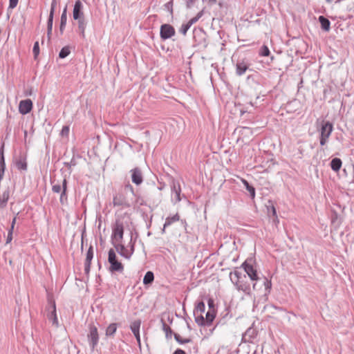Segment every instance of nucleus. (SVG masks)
I'll use <instances>...</instances> for the list:
<instances>
[{"mask_svg": "<svg viewBox=\"0 0 354 354\" xmlns=\"http://www.w3.org/2000/svg\"><path fill=\"white\" fill-rule=\"evenodd\" d=\"M230 278L232 283L239 291H242L246 295L250 294V284L248 283L247 277L244 273L238 270H235L230 272Z\"/></svg>", "mask_w": 354, "mask_h": 354, "instance_id": "f257e3e1", "label": "nucleus"}, {"mask_svg": "<svg viewBox=\"0 0 354 354\" xmlns=\"http://www.w3.org/2000/svg\"><path fill=\"white\" fill-rule=\"evenodd\" d=\"M52 183V191L54 193H60L59 201L61 204L64 205L67 202V180L64 178L62 182L53 180L51 181Z\"/></svg>", "mask_w": 354, "mask_h": 354, "instance_id": "f03ea898", "label": "nucleus"}, {"mask_svg": "<svg viewBox=\"0 0 354 354\" xmlns=\"http://www.w3.org/2000/svg\"><path fill=\"white\" fill-rule=\"evenodd\" d=\"M333 130V124L326 120H322L321 122L319 131V142L321 146H324L328 140Z\"/></svg>", "mask_w": 354, "mask_h": 354, "instance_id": "7ed1b4c3", "label": "nucleus"}, {"mask_svg": "<svg viewBox=\"0 0 354 354\" xmlns=\"http://www.w3.org/2000/svg\"><path fill=\"white\" fill-rule=\"evenodd\" d=\"M108 261L110 264L109 270L112 272L122 273L124 271L123 264L118 260L116 254L113 249H110L108 254Z\"/></svg>", "mask_w": 354, "mask_h": 354, "instance_id": "20e7f679", "label": "nucleus"}, {"mask_svg": "<svg viewBox=\"0 0 354 354\" xmlns=\"http://www.w3.org/2000/svg\"><path fill=\"white\" fill-rule=\"evenodd\" d=\"M122 192L116 194L113 198V203L114 206L122 207L123 208L131 207L133 205V199L129 198L127 196Z\"/></svg>", "mask_w": 354, "mask_h": 354, "instance_id": "39448f33", "label": "nucleus"}, {"mask_svg": "<svg viewBox=\"0 0 354 354\" xmlns=\"http://www.w3.org/2000/svg\"><path fill=\"white\" fill-rule=\"evenodd\" d=\"M89 331L87 334V339L92 351H94L99 342V335L96 326L93 324H89Z\"/></svg>", "mask_w": 354, "mask_h": 354, "instance_id": "423d86ee", "label": "nucleus"}, {"mask_svg": "<svg viewBox=\"0 0 354 354\" xmlns=\"http://www.w3.org/2000/svg\"><path fill=\"white\" fill-rule=\"evenodd\" d=\"M171 201L174 204L181 201V187L178 181L173 179L171 184Z\"/></svg>", "mask_w": 354, "mask_h": 354, "instance_id": "0eeeda50", "label": "nucleus"}, {"mask_svg": "<svg viewBox=\"0 0 354 354\" xmlns=\"http://www.w3.org/2000/svg\"><path fill=\"white\" fill-rule=\"evenodd\" d=\"M176 33L174 28L167 24H162L160 29V35L162 40L170 39Z\"/></svg>", "mask_w": 354, "mask_h": 354, "instance_id": "6e6552de", "label": "nucleus"}, {"mask_svg": "<svg viewBox=\"0 0 354 354\" xmlns=\"http://www.w3.org/2000/svg\"><path fill=\"white\" fill-rule=\"evenodd\" d=\"M124 227L122 223H116L111 235L113 244L121 243L123 239Z\"/></svg>", "mask_w": 354, "mask_h": 354, "instance_id": "1a4fd4ad", "label": "nucleus"}, {"mask_svg": "<svg viewBox=\"0 0 354 354\" xmlns=\"http://www.w3.org/2000/svg\"><path fill=\"white\" fill-rule=\"evenodd\" d=\"M241 267L244 269L245 272L248 274L251 281H258L259 279L257 270L254 269L253 266L250 264L248 261L243 263Z\"/></svg>", "mask_w": 354, "mask_h": 354, "instance_id": "9d476101", "label": "nucleus"}, {"mask_svg": "<svg viewBox=\"0 0 354 354\" xmlns=\"http://www.w3.org/2000/svg\"><path fill=\"white\" fill-rule=\"evenodd\" d=\"M83 10V4L81 1L77 0L75 1L73 11V17L75 20L80 19L84 17Z\"/></svg>", "mask_w": 354, "mask_h": 354, "instance_id": "9b49d317", "label": "nucleus"}, {"mask_svg": "<svg viewBox=\"0 0 354 354\" xmlns=\"http://www.w3.org/2000/svg\"><path fill=\"white\" fill-rule=\"evenodd\" d=\"M47 317L49 320L52 321L53 325L58 326V319L56 314V306L55 303L50 302L48 306V313Z\"/></svg>", "mask_w": 354, "mask_h": 354, "instance_id": "f8f14e48", "label": "nucleus"}, {"mask_svg": "<svg viewBox=\"0 0 354 354\" xmlns=\"http://www.w3.org/2000/svg\"><path fill=\"white\" fill-rule=\"evenodd\" d=\"M32 102L30 99L21 100L19 102V111L23 115L28 113L32 110Z\"/></svg>", "mask_w": 354, "mask_h": 354, "instance_id": "ddd939ff", "label": "nucleus"}, {"mask_svg": "<svg viewBox=\"0 0 354 354\" xmlns=\"http://www.w3.org/2000/svg\"><path fill=\"white\" fill-rule=\"evenodd\" d=\"M131 174V180L136 185H140L143 181V177L141 170L136 167L130 171Z\"/></svg>", "mask_w": 354, "mask_h": 354, "instance_id": "4468645a", "label": "nucleus"}, {"mask_svg": "<svg viewBox=\"0 0 354 354\" xmlns=\"http://www.w3.org/2000/svg\"><path fill=\"white\" fill-rule=\"evenodd\" d=\"M115 250L123 257L129 259L132 255V252H129L123 244L121 243H114Z\"/></svg>", "mask_w": 354, "mask_h": 354, "instance_id": "2eb2a0df", "label": "nucleus"}, {"mask_svg": "<svg viewBox=\"0 0 354 354\" xmlns=\"http://www.w3.org/2000/svg\"><path fill=\"white\" fill-rule=\"evenodd\" d=\"M249 68V64L245 61L238 62L236 65V73L239 76L243 75Z\"/></svg>", "mask_w": 354, "mask_h": 354, "instance_id": "dca6fc26", "label": "nucleus"}, {"mask_svg": "<svg viewBox=\"0 0 354 354\" xmlns=\"http://www.w3.org/2000/svg\"><path fill=\"white\" fill-rule=\"evenodd\" d=\"M180 220V216L178 213L172 216H168L165 219V223L163 225L162 233H165V228L171 225L172 223L177 222Z\"/></svg>", "mask_w": 354, "mask_h": 354, "instance_id": "f3484780", "label": "nucleus"}, {"mask_svg": "<svg viewBox=\"0 0 354 354\" xmlns=\"http://www.w3.org/2000/svg\"><path fill=\"white\" fill-rule=\"evenodd\" d=\"M318 19L321 24L322 28L324 31L328 32L330 30V21L324 16H319Z\"/></svg>", "mask_w": 354, "mask_h": 354, "instance_id": "a211bd4d", "label": "nucleus"}, {"mask_svg": "<svg viewBox=\"0 0 354 354\" xmlns=\"http://www.w3.org/2000/svg\"><path fill=\"white\" fill-rule=\"evenodd\" d=\"M66 12H67V8L66 7L64 8L62 13V15H61V19H60V26H59V30H60V32L62 33L65 27H66V22H67V15H66Z\"/></svg>", "mask_w": 354, "mask_h": 354, "instance_id": "6ab92c4d", "label": "nucleus"}, {"mask_svg": "<svg viewBox=\"0 0 354 354\" xmlns=\"http://www.w3.org/2000/svg\"><path fill=\"white\" fill-rule=\"evenodd\" d=\"M342 165V160L338 158H335L330 161V167L335 171H338Z\"/></svg>", "mask_w": 354, "mask_h": 354, "instance_id": "aec40b11", "label": "nucleus"}, {"mask_svg": "<svg viewBox=\"0 0 354 354\" xmlns=\"http://www.w3.org/2000/svg\"><path fill=\"white\" fill-rule=\"evenodd\" d=\"M78 21V28L80 32L81 36L84 38L85 37V30L86 28L87 22L86 21L84 18L77 19Z\"/></svg>", "mask_w": 354, "mask_h": 354, "instance_id": "412c9836", "label": "nucleus"}, {"mask_svg": "<svg viewBox=\"0 0 354 354\" xmlns=\"http://www.w3.org/2000/svg\"><path fill=\"white\" fill-rule=\"evenodd\" d=\"M243 184L244 185L245 189L249 192L250 196L252 198H254L255 197V189L253 186L250 185L249 183L245 180H241Z\"/></svg>", "mask_w": 354, "mask_h": 354, "instance_id": "4be33fe9", "label": "nucleus"}, {"mask_svg": "<svg viewBox=\"0 0 354 354\" xmlns=\"http://www.w3.org/2000/svg\"><path fill=\"white\" fill-rule=\"evenodd\" d=\"M132 196L135 198L133 200V205L132 206L133 208H138L139 207L145 205L144 199L140 196L135 194V196Z\"/></svg>", "mask_w": 354, "mask_h": 354, "instance_id": "5701e85b", "label": "nucleus"}, {"mask_svg": "<svg viewBox=\"0 0 354 354\" xmlns=\"http://www.w3.org/2000/svg\"><path fill=\"white\" fill-rule=\"evenodd\" d=\"M215 315H216L214 313V310H209L207 311V313L205 315V318L207 326L211 325V324L212 323L213 320L215 318Z\"/></svg>", "mask_w": 354, "mask_h": 354, "instance_id": "b1692460", "label": "nucleus"}, {"mask_svg": "<svg viewBox=\"0 0 354 354\" xmlns=\"http://www.w3.org/2000/svg\"><path fill=\"white\" fill-rule=\"evenodd\" d=\"M154 279V274L151 271H148L146 272L144 279L143 283L145 285L151 284Z\"/></svg>", "mask_w": 354, "mask_h": 354, "instance_id": "393cba45", "label": "nucleus"}, {"mask_svg": "<svg viewBox=\"0 0 354 354\" xmlns=\"http://www.w3.org/2000/svg\"><path fill=\"white\" fill-rule=\"evenodd\" d=\"M10 196V192L8 189H5L0 195V202L3 205H6Z\"/></svg>", "mask_w": 354, "mask_h": 354, "instance_id": "a878e982", "label": "nucleus"}, {"mask_svg": "<svg viewBox=\"0 0 354 354\" xmlns=\"http://www.w3.org/2000/svg\"><path fill=\"white\" fill-rule=\"evenodd\" d=\"M141 325V321L139 319L133 321L130 326V328L133 333H138L140 332V328Z\"/></svg>", "mask_w": 354, "mask_h": 354, "instance_id": "bb28decb", "label": "nucleus"}, {"mask_svg": "<svg viewBox=\"0 0 354 354\" xmlns=\"http://www.w3.org/2000/svg\"><path fill=\"white\" fill-rule=\"evenodd\" d=\"M205 303L203 301H199L194 309V315H196V314H203L205 312Z\"/></svg>", "mask_w": 354, "mask_h": 354, "instance_id": "cd10ccee", "label": "nucleus"}, {"mask_svg": "<svg viewBox=\"0 0 354 354\" xmlns=\"http://www.w3.org/2000/svg\"><path fill=\"white\" fill-rule=\"evenodd\" d=\"M117 330V324L113 323L111 324L106 330V336H112L115 334Z\"/></svg>", "mask_w": 354, "mask_h": 354, "instance_id": "c85d7f7f", "label": "nucleus"}, {"mask_svg": "<svg viewBox=\"0 0 354 354\" xmlns=\"http://www.w3.org/2000/svg\"><path fill=\"white\" fill-rule=\"evenodd\" d=\"M161 322L162 330L165 332L166 337L171 338L173 333L172 330L167 324H166V323L162 319L161 320Z\"/></svg>", "mask_w": 354, "mask_h": 354, "instance_id": "c756f323", "label": "nucleus"}, {"mask_svg": "<svg viewBox=\"0 0 354 354\" xmlns=\"http://www.w3.org/2000/svg\"><path fill=\"white\" fill-rule=\"evenodd\" d=\"M195 322L199 326H207L205 319L202 314H196Z\"/></svg>", "mask_w": 354, "mask_h": 354, "instance_id": "7c9ffc66", "label": "nucleus"}, {"mask_svg": "<svg viewBox=\"0 0 354 354\" xmlns=\"http://www.w3.org/2000/svg\"><path fill=\"white\" fill-rule=\"evenodd\" d=\"M70 53H71V50H70L69 46H64L61 49V50L59 53V57L61 59H64V58L66 57L70 54Z\"/></svg>", "mask_w": 354, "mask_h": 354, "instance_id": "2f4dec72", "label": "nucleus"}, {"mask_svg": "<svg viewBox=\"0 0 354 354\" xmlns=\"http://www.w3.org/2000/svg\"><path fill=\"white\" fill-rule=\"evenodd\" d=\"M93 258V248L92 245H91L86 252L85 263H91V261H92Z\"/></svg>", "mask_w": 354, "mask_h": 354, "instance_id": "473e14b6", "label": "nucleus"}, {"mask_svg": "<svg viewBox=\"0 0 354 354\" xmlns=\"http://www.w3.org/2000/svg\"><path fill=\"white\" fill-rule=\"evenodd\" d=\"M174 339L180 344H187L192 341L191 339H189V338H185V339L182 338L180 337V335L177 333H174Z\"/></svg>", "mask_w": 354, "mask_h": 354, "instance_id": "72a5a7b5", "label": "nucleus"}, {"mask_svg": "<svg viewBox=\"0 0 354 354\" xmlns=\"http://www.w3.org/2000/svg\"><path fill=\"white\" fill-rule=\"evenodd\" d=\"M53 18L48 17V22H47V36L48 38V40L50 39L52 29H53Z\"/></svg>", "mask_w": 354, "mask_h": 354, "instance_id": "f704fd0d", "label": "nucleus"}, {"mask_svg": "<svg viewBox=\"0 0 354 354\" xmlns=\"http://www.w3.org/2000/svg\"><path fill=\"white\" fill-rule=\"evenodd\" d=\"M203 10L200 11L198 12V14L193 18H192L187 24L189 25V26H192L194 24L196 23L198 20L203 16Z\"/></svg>", "mask_w": 354, "mask_h": 354, "instance_id": "c9c22d12", "label": "nucleus"}, {"mask_svg": "<svg viewBox=\"0 0 354 354\" xmlns=\"http://www.w3.org/2000/svg\"><path fill=\"white\" fill-rule=\"evenodd\" d=\"M270 50L267 46L263 45V46H261V48L259 50V55L263 56V57H266V56H268L270 55Z\"/></svg>", "mask_w": 354, "mask_h": 354, "instance_id": "e433bc0d", "label": "nucleus"}, {"mask_svg": "<svg viewBox=\"0 0 354 354\" xmlns=\"http://www.w3.org/2000/svg\"><path fill=\"white\" fill-rule=\"evenodd\" d=\"M3 147L4 145L3 144L1 149H0V168H6V163H5V159H4V155H3Z\"/></svg>", "mask_w": 354, "mask_h": 354, "instance_id": "4c0bfd02", "label": "nucleus"}, {"mask_svg": "<svg viewBox=\"0 0 354 354\" xmlns=\"http://www.w3.org/2000/svg\"><path fill=\"white\" fill-rule=\"evenodd\" d=\"M124 191L125 192L126 194H127L128 192H129L131 196H135V192L133 186L130 183H127L124 185Z\"/></svg>", "mask_w": 354, "mask_h": 354, "instance_id": "58836bf2", "label": "nucleus"}, {"mask_svg": "<svg viewBox=\"0 0 354 354\" xmlns=\"http://www.w3.org/2000/svg\"><path fill=\"white\" fill-rule=\"evenodd\" d=\"M190 27L191 26H189V25L187 23L183 24L180 28L179 32L183 35H185L188 30L190 28Z\"/></svg>", "mask_w": 354, "mask_h": 354, "instance_id": "ea45409f", "label": "nucleus"}, {"mask_svg": "<svg viewBox=\"0 0 354 354\" xmlns=\"http://www.w3.org/2000/svg\"><path fill=\"white\" fill-rule=\"evenodd\" d=\"M57 0H53L52 2H51V6H50V14H49V17H51L53 18V15H54V12H55V8L57 6Z\"/></svg>", "mask_w": 354, "mask_h": 354, "instance_id": "a19ab883", "label": "nucleus"}, {"mask_svg": "<svg viewBox=\"0 0 354 354\" xmlns=\"http://www.w3.org/2000/svg\"><path fill=\"white\" fill-rule=\"evenodd\" d=\"M32 52L35 55V57H37L39 53V46L38 41L35 42L34 46H33Z\"/></svg>", "mask_w": 354, "mask_h": 354, "instance_id": "79ce46f5", "label": "nucleus"}, {"mask_svg": "<svg viewBox=\"0 0 354 354\" xmlns=\"http://www.w3.org/2000/svg\"><path fill=\"white\" fill-rule=\"evenodd\" d=\"M165 8L167 10H168L171 14L173 12V0L169 1L167 3L165 4Z\"/></svg>", "mask_w": 354, "mask_h": 354, "instance_id": "37998d69", "label": "nucleus"}, {"mask_svg": "<svg viewBox=\"0 0 354 354\" xmlns=\"http://www.w3.org/2000/svg\"><path fill=\"white\" fill-rule=\"evenodd\" d=\"M263 284H264L266 290L268 292H270L271 287H272L271 281L268 280V279H265Z\"/></svg>", "mask_w": 354, "mask_h": 354, "instance_id": "c03bdc74", "label": "nucleus"}, {"mask_svg": "<svg viewBox=\"0 0 354 354\" xmlns=\"http://www.w3.org/2000/svg\"><path fill=\"white\" fill-rule=\"evenodd\" d=\"M69 133V127L68 126H64L61 131V135L62 136H68Z\"/></svg>", "mask_w": 354, "mask_h": 354, "instance_id": "a18cd8bd", "label": "nucleus"}, {"mask_svg": "<svg viewBox=\"0 0 354 354\" xmlns=\"http://www.w3.org/2000/svg\"><path fill=\"white\" fill-rule=\"evenodd\" d=\"M18 1L19 0H9L10 2H9V7H8V8L9 9H14L17 6V5L18 3Z\"/></svg>", "mask_w": 354, "mask_h": 354, "instance_id": "49530a36", "label": "nucleus"}, {"mask_svg": "<svg viewBox=\"0 0 354 354\" xmlns=\"http://www.w3.org/2000/svg\"><path fill=\"white\" fill-rule=\"evenodd\" d=\"M91 263H84V272L86 275L89 274V272H90V269H91Z\"/></svg>", "mask_w": 354, "mask_h": 354, "instance_id": "de8ad7c7", "label": "nucleus"}, {"mask_svg": "<svg viewBox=\"0 0 354 354\" xmlns=\"http://www.w3.org/2000/svg\"><path fill=\"white\" fill-rule=\"evenodd\" d=\"M12 232H13V231H10V230H9L8 234V236H7V239H6V243H10L12 241Z\"/></svg>", "mask_w": 354, "mask_h": 354, "instance_id": "09e8293b", "label": "nucleus"}, {"mask_svg": "<svg viewBox=\"0 0 354 354\" xmlns=\"http://www.w3.org/2000/svg\"><path fill=\"white\" fill-rule=\"evenodd\" d=\"M208 306H209V310H214V301L212 299H209L208 300Z\"/></svg>", "mask_w": 354, "mask_h": 354, "instance_id": "8fccbe9b", "label": "nucleus"}, {"mask_svg": "<svg viewBox=\"0 0 354 354\" xmlns=\"http://www.w3.org/2000/svg\"><path fill=\"white\" fill-rule=\"evenodd\" d=\"M17 167L19 169H26V163H23V162H19L17 164Z\"/></svg>", "mask_w": 354, "mask_h": 354, "instance_id": "3c124183", "label": "nucleus"}, {"mask_svg": "<svg viewBox=\"0 0 354 354\" xmlns=\"http://www.w3.org/2000/svg\"><path fill=\"white\" fill-rule=\"evenodd\" d=\"M173 354H186L185 352L180 349V348H178L176 349Z\"/></svg>", "mask_w": 354, "mask_h": 354, "instance_id": "603ef678", "label": "nucleus"}, {"mask_svg": "<svg viewBox=\"0 0 354 354\" xmlns=\"http://www.w3.org/2000/svg\"><path fill=\"white\" fill-rule=\"evenodd\" d=\"M16 217H15L12 221V223H11V226H10V231H13L14 230V227H15V223H16Z\"/></svg>", "mask_w": 354, "mask_h": 354, "instance_id": "864d4df0", "label": "nucleus"}, {"mask_svg": "<svg viewBox=\"0 0 354 354\" xmlns=\"http://www.w3.org/2000/svg\"><path fill=\"white\" fill-rule=\"evenodd\" d=\"M5 169L6 168L3 167L0 168V180H1L3 178Z\"/></svg>", "mask_w": 354, "mask_h": 354, "instance_id": "5fc2aeb1", "label": "nucleus"}, {"mask_svg": "<svg viewBox=\"0 0 354 354\" xmlns=\"http://www.w3.org/2000/svg\"><path fill=\"white\" fill-rule=\"evenodd\" d=\"M135 337L136 338L138 344H140V332H138V333H133Z\"/></svg>", "mask_w": 354, "mask_h": 354, "instance_id": "6e6d98bb", "label": "nucleus"}, {"mask_svg": "<svg viewBox=\"0 0 354 354\" xmlns=\"http://www.w3.org/2000/svg\"><path fill=\"white\" fill-rule=\"evenodd\" d=\"M65 165L67 166V167H72V166H75V162L73 160H71V161L70 162H68V163H65Z\"/></svg>", "mask_w": 354, "mask_h": 354, "instance_id": "4d7b16f0", "label": "nucleus"}, {"mask_svg": "<svg viewBox=\"0 0 354 354\" xmlns=\"http://www.w3.org/2000/svg\"><path fill=\"white\" fill-rule=\"evenodd\" d=\"M129 252H132V254L133 253V252H134V245L133 243L131 245V248L129 250Z\"/></svg>", "mask_w": 354, "mask_h": 354, "instance_id": "13d9d810", "label": "nucleus"}, {"mask_svg": "<svg viewBox=\"0 0 354 354\" xmlns=\"http://www.w3.org/2000/svg\"><path fill=\"white\" fill-rule=\"evenodd\" d=\"M209 4L213 5L216 3V0H208Z\"/></svg>", "mask_w": 354, "mask_h": 354, "instance_id": "bf43d9fd", "label": "nucleus"}, {"mask_svg": "<svg viewBox=\"0 0 354 354\" xmlns=\"http://www.w3.org/2000/svg\"><path fill=\"white\" fill-rule=\"evenodd\" d=\"M272 212L273 215H276V209L274 206H272Z\"/></svg>", "mask_w": 354, "mask_h": 354, "instance_id": "052dcab7", "label": "nucleus"}, {"mask_svg": "<svg viewBox=\"0 0 354 354\" xmlns=\"http://www.w3.org/2000/svg\"><path fill=\"white\" fill-rule=\"evenodd\" d=\"M256 283L253 284V288L255 289Z\"/></svg>", "mask_w": 354, "mask_h": 354, "instance_id": "680f3d73", "label": "nucleus"}, {"mask_svg": "<svg viewBox=\"0 0 354 354\" xmlns=\"http://www.w3.org/2000/svg\"><path fill=\"white\" fill-rule=\"evenodd\" d=\"M250 330H247L246 334L249 333H250Z\"/></svg>", "mask_w": 354, "mask_h": 354, "instance_id": "e2e57ef3", "label": "nucleus"}]
</instances>
